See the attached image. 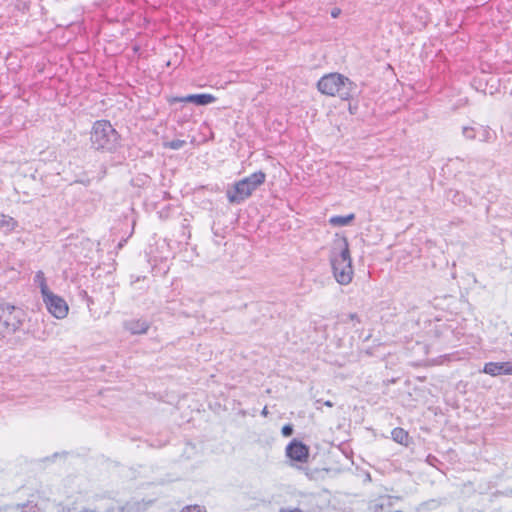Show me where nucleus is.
<instances>
[{
	"label": "nucleus",
	"mask_w": 512,
	"mask_h": 512,
	"mask_svg": "<svg viewBox=\"0 0 512 512\" xmlns=\"http://www.w3.org/2000/svg\"><path fill=\"white\" fill-rule=\"evenodd\" d=\"M330 263L336 281L341 285L349 284L353 279V266L346 237L336 235L330 251Z\"/></svg>",
	"instance_id": "f257e3e1"
},
{
	"label": "nucleus",
	"mask_w": 512,
	"mask_h": 512,
	"mask_svg": "<svg viewBox=\"0 0 512 512\" xmlns=\"http://www.w3.org/2000/svg\"><path fill=\"white\" fill-rule=\"evenodd\" d=\"M38 283L42 301L47 311L56 319H64L69 313L67 302L55 294L47 285L43 272L39 271L34 279Z\"/></svg>",
	"instance_id": "f03ea898"
},
{
	"label": "nucleus",
	"mask_w": 512,
	"mask_h": 512,
	"mask_svg": "<svg viewBox=\"0 0 512 512\" xmlns=\"http://www.w3.org/2000/svg\"><path fill=\"white\" fill-rule=\"evenodd\" d=\"M265 178V173L258 171L236 182L232 187L227 189L226 196L228 201L232 204L242 203L264 183Z\"/></svg>",
	"instance_id": "7ed1b4c3"
},
{
	"label": "nucleus",
	"mask_w": 512,
	"mask_h": 512,
	"mask_svg": "<svg viewBox=\"0 0 512 512\" xmlns=\"http://www.w3.org/2000/svg\"><path fill=\"white\" fill-rule=\"evenodd\" d=\"M317 86L321 93L329 96H338L343 100L348 99L353 90V83L348 78L337 73L323 76L318 81Z\"/></svg>",
	"instance_id": "20e7f679"
},
{
	"label": "nucleus",
	"mask_w": 512,
	"mask_h": 512,
	"mask_svg": "<svg viewBox=\"0 0 512 512\" xmlns=\"http://www.w3.org/2000/svg\"><path fill=\"white\" fill-rule=\"evenodd\" d=\"M118 142V134L107 121H97L91 132L92 146L97 149L113 150Z\"/></svg>",
	"instance_id": "39448f33"
},
{
	"label": "nucleus",
	"mask_w": 512,
	"mask_h": 512,
	"mask_svg": "<svg viewBox=\"0 0 512 512\" xmlns=\"http://www.w3.org/2000/svg\"><path fill=\"white\" fill-rule=\"evenodd\" d=\"M21 308L4 303L0 304V338H6L14 333L24 320Z\"/></svg>",
	"instance_id": "423d86ee"
},
{
	"label": "nucleus",
	"mask_w": 512,
	"mask_h": 512,
	"mask_svg": "<svg viewBox=\"0 0 512 512\" xmlns=\"http://www.w3.org/2000/svg\"><path fill=\"white\" fill-rule=\"evenodd\" d=\"M287 456L295 461L304 463L308 460L309 449L302 442L293 440L286 448Z\"/></svg>",
	"instance_id": "0eeeda50"
},
{
	"label": "nucleus",
	"mask_w": 512,
	"mask_h": 512,
	"mask_svg": "<svg viewBox=\"0 0 512 512\" xmlns=\"http://www.w3.org/2000/svg\"><path fill=\"white\" fill-rule=\"evenodd\" d=\"M482 371L492 377L512 375V362H488Z\"/></svg>",
	"instance_id": "6e6552de"
},
{
	"label": "nucleus",
	"mask_w": 512,
	"mask_h": 512,
	"mask_svg": "<svg viewBox=\"0 0 512 512\" xmlns=\"http://www.w3.org/2000/svg\"><path fill=\"white\" fill-rule=\"evenodd\" d=\"M191 102L196 105H208L216 101V98L211 94H191L185 97L174 98L172 102Z\"/></svg>",
	"instance_id": "1a4fd4ad"
},
{
	"label": "nucleus",
	"mask_w": 512,
	"mask_h": 512,
	"mask_svg": "<svg viewBox=\"0 0 512 512\" xmlns=\"http://www.w3.org/2000/svg\"><path fill=\"white\" fill-rule=\"evenodd\" d=\"M124 326L132 334H145L149 328V324L143 320L128 321Z\"/></svg>",
	"instance_id": "9d476101"
},
{
	"label": "nucleus",
	"mask_w": 512,
	"mask_h": 512,
	"mask_svg": "<svg viewBox=\"0 0 512 512\" xmlns=\"http://www.w3.org/2000/svg\"><path fill=\"white\" fill-rule=\"evenodd\" d=\"M118 510L121 512H145L148 507V503L143 501H128L124 505H117Z\"/></svg>",
	"instance_id": "9b49d317"
},
{
	"label": "nucleus",
	"mask_w": 512,
	"mask_h": 512,
	"mask_svg": "<svg viewBox=\"0 0 512 512\" xmlns=\"http://www.w3.org/2000/svg\"><path fill=\"white\" fill-rule=\"evenodd\" d=\"M38 512H57L58 509L54 502L49 499L39 498L34 505Z\"/></svg>",
	"instance_id": "f8f14e48"
},
{
	"label": "nucleus",
	"mask_w": 512,
	"mask_h": 512,
	"mask_svg": "<svg viewBox=\"0 0 512 512\" xmlns=\"http://www.w3.org/2000/svg\"><path fill=\"white\" fill-rule=\"evenodd\" d=\"M370 510L373 512H390V499L388 497H381L370 505Z\"/></svg>",
	"instance_id": "ddd939ff"
},
{
	"label": "nucleus",
	"mask_w": 512,
	"mask_h": 512,
	"mask_svg": "<svg viewBox=\"0 0 512 512\" xmlns=\"http://www.w3.org/2000/svg\"><path fill=\"white\" fill-rule=\"evenodd\" d=\"M16 224L17 222L14 218L5 214H0V230L10 232L15 228Z\"/></svg>",
	"instance_id": "4468645a"
},
{
	"label": "nucleus",
	"mask_w": 512,
	"mask_h": 512,
	"mask_svg": "<svg viewBox=\"0 0 512 512\" xmlns=\"http://www.w3.org/2000/svg\"><path fill=\"white\" fill-rule=\"evenodd\" d=\"M391 436L395 442L407 445L409 435L404 429L399 427L394 428L391 432Z\"/></svg>",
	"instance_id": "2eb2a0df"
},
{
	"label": "nucleus",
	"mask_w": 512,
	"mask_h": 512,
	"mask_svg": "<svg viewBox=\"0 0 512 512\" xmlns=\"http://www.w3.org/2000/svg\"><path fill=\"white\" fill-rule=\"evenodd\" d=\"M354 218V214H349L346 216H333L330 218L329 223L333 226H346L350 224Z\"/></svg>",
	"instance_id": "dca6fc26"
},
{
	"label": "nucleus",
	"mask_w": 512,
	"mask_h": 512,
	"mask_svg": "<svg viewBox=\"0 0 512 512\" xmlns=\"http://www.w3.org/2000/svg\"><path fill=\"white\" fill-rule=\"evenodd\" d=\"M185 143L186 142L184 140L176 139V140H172L170 142L164 143V146L168 147L170 149H173V150H178V149L182 148L185 145Z\"/></svg>",
	"instance_id": "f3484780"
},
{
	"label": "nucleus",
	"mask_w": 512,
	"mask_h": 512,
	"mask_svg": "<svg viewBox=\"0 0 512 512\" xmlns=\"http://www.w3.org/2000/svg\"><path fill=\"white\" fill-rule=\"evenodd\" d=\"M479 133L482 141H491L493 138V132L488 128L481 127Z\"/></svg>",
	"instance_id": "a211bd4d"
},
{
	"label": "nucleus",
	"mask_w": 512,
	"mask_h": 512,
	"mask_svg": "<svg viewBox=\"0 0 512 512\" xmlns=\"http://www.w3.org/2000/svg\"><path fill=\"white\" fill-rule=\"evenodd\" d=\"M463 135L467 139H474L476 137V132L472 127H463Z\"/></svg>",
	"instance_id": "6ab92c4d"
},
{
	"label": "nucleus",
	"mask_w": 512,
	"mask_h": 512,
	"mask_svg": "<svg viewBox=\"0 0 512 512\" xmlns=\"http://www.w3.org/2000/svg\"><path fill=\"white\" fill-rule=\"evenodd\" d=\"M182 512H205L200 506L192 505L185 507Z\"/></svg>",
	"instance_id": "aec40b11"
},
{
	"label": "nucleus",
	"mask_w": 512,
	"mask_h": 512,
	"mask_svg": "<svg viewBox=\"0 0 512 512\" xmlns=\"http://www.w3.org/2000/svg\"><path fill=\"white\" fill-rule=\"evenodd\" d=\"M292 433H293L292 425L288 424V425H284L282 427V434H283V436L288 437V436L292 435Z\"/></svg>",
	"instance_id": "412c9836"
},
{
	"label": "nucleus",
	"mask_w": 512,
	"mask_h": 512,
	"mask_svg": "<svg viewBox=\"0 0 512 512\" xmlns=\"http://www.w3.org/2000/svg\"><path fill=\"white\" fill-rule=\"evenodd\" d=\"M105 512H121V510H118L117 505H112V506L108 507Z\"/></svg>",
	"instance_id": "4be33fe9"
},
{
	"label": "nucleus",
	"mask_w": 512,
	"mask_h": 512,
	"mask_svg": "<svg viewBox=\"0 0 512 512\" xmlns=\"http://www.w3.org/2000/svg\"><path fill=\"white\" fill-rule=\"evenodd\" d=\"M339 14H340V9H337V8H336V9H333V10H332V12H331V16H332L333 18L338 17V16H339Z\"/></svg>",
	"instance_id": "5701e85b"
},
{
	"label": "nucleus",
	"mask_w": 512,
	"mask_h": 512,
	"mask_svg": "<svg viewBox=\"0 0 512 512\" xmlns=\"http://www.w3.org/2000/svg\"><path fill=\"white\" fill-rule=\"evenodd\" d=\"M347 317H348V319H349V320H351V321H354V320H357V321H358V317H357V315H356V314H354V313L349 314Z\"/></svg>",
	"instance_id": "b1692460"
},
{
	"label": "nucleus",
	"mask_w": 512,
	"mask_h": 512,
	"mask_svg": "<svg viewBox=\"0 0 512 512\" xmlns=\"http://www.w3.org/2000/svg\"><path fill=\"white\" fill-rule=\"evenodd\" d=\"M324 405L327 407H333V403L330 400L325 401Z\"/></svg>",
	"instance_id": "393cba45"
},
{
	"label": "nucleus",
	"mask_w": 512,
	"mask_h": 512,
	"mask_svg": "<svg viewBox=\"0 0 512 512\" xmlns=\"http://www.w3.org/2000/svg\"><path fill=\"white\" fill-rule=\"evenodd\" d=\"M282 512H301V510L295 508V509H289L287 511H282Z\"/></svg>",
	"instance_id": "a878e982"
},
{
	"label": "nucleus",
	"mask_w": 512,
	"mask_h": 512,
	"mask_svg": "<svg viewBox=\"0 0 512 512\" xmlns=\"http://www.w3.org/2000/svg\"><path fill=\"white\" fill-rule=\"evenodd\" d=\"M75 512H94V511L85 509V510H79V511H75Z\"/></svg>",
	"instance_id": "bb28decb"
},
{
	"label": "nucleus",
	"mask_w": 512,
	"mask_h": 512,
	"mask_svg": "<svg viewBox=\"0 0 512 512\" xmlns=\"http://www.w3.org/2000/svg\"><path fill=\"white\" fill-rule=\"evenodd\" d=\"M262 414H263V415H266V414H267V408H264V409H263Z\"/></svg>",
	"instance_id": "cd10ccee"
}]
</instances>
